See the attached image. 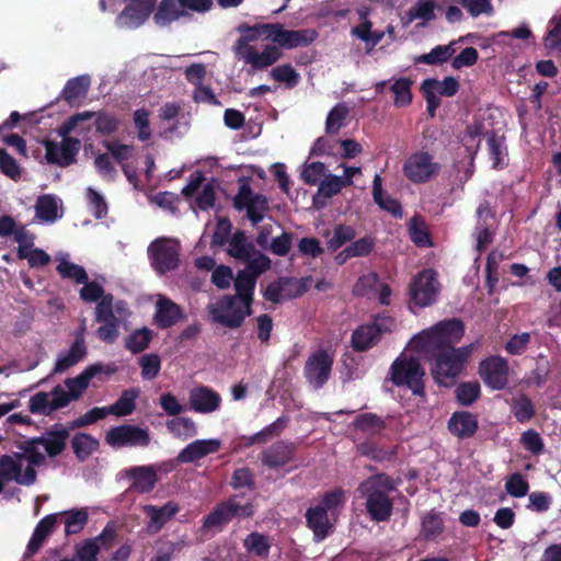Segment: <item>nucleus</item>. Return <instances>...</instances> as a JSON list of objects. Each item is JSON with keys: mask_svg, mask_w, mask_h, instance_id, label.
Here are the masks:
<instances>
[{"mask_svg": "<svg viewBox=\"0 0 561 561\" xmlns=\"http://www.w3.org/2000/svg\"><path fill=\"white\" fill-rule=\"evenodd\" d=\"M397 490V482L387 473L379 472L362 481L357 488L365 500L367 515L373 522H388L393 512L390 493Z\"/></svg>", "mask_w": 561, "mask_h": 561, "instance_id": "f257e3e1", "label": "nucleus"}, {"mask_svg": "<svg viewBox=\"0 0 561 561\" xmlns=\"http://www.w3.org/2000/svg\"><path fill=\"white\" fill-rule=\"evenodd\" d=\"M465 334V324L458 318L438 322L413 339L417 352L432 356L434 354L455 348Z\"/></svg>", "mask_w": 561, "mask_h": 561, "instance_id": "f03ea898", "label": "nucleus"}, {"mask_svg": "<svg viewBox=\"0 0 561 561\" xmlns=\"http://www.w3.org/2000/svg\"><path fill=\"white\" fill-rule=\"evenodd\" d=\"M92 116L93 114L89 111L71 115L58 129V134L62 137L60 144L53 140L44 141L46 151L45 158L48 163L66 168L76 161V156L80 150L81 142L78 138L69 137L68 135L79 123L90 121Z\"/></svg>", "mask_w": 561, "mask_h": 561, "instance_id": "7ed1b4c3", "label": "nucleus"}, {"mask_svg": "<svg viewBox=\"0 0 561 561\" xmlns=\"http://www.w3.org/2000/svg\"><path fill=\"white\" fill-rule=\"evenodd\" d=\"M473 350L474 344L471 343L432 355L431 357L435 358V367L432 370L435 381L442 386H451L465 369Z\"/></svg>", "mask_w": 561, "mask_h": 561, "instance_id": "20e7f679", "label": "nucleus"}, {"mask_svg": "<svg viewBox=\"0 0 561 561\" xmlns=\"http://www.w3.org/2000/svg\"><path fill=\"white\" fill-rule=\"evenodd\" d=\"M425 371L419 359L412 356L400 355L390 367V380L397 387L405 386L413 394L424 396L423 377Z\"/></svg>", "mask_w": 561, "mask_h": 561, "instance_id": "39448f33", "label": "nucleus"}, {"mask_svg": "<svg viewBox=\"0 0 561 561\" xmlns=\"http://www.w3.org/2000/svg\"><path fill=\"white\" fill-rule=\"evenodd\" d=\"M180 253L181 244L172 238H157L148 247L150 264L159 275H164L179 268L181 262Z\"/></svg>", "mask_w": 561, "mask_h": 561, "instance_id": "423d86ee", "label": "nucleus"}, {"mask_svg": "<svg viewBox=\"0 0 561 561\" xmlns=\"http://www.w3.org/2000/svg\"><path fill=\"white\" fill-rule=\"evenodd\" d=\"M250 178L239 179V191L233 198V206L237 210H245V217L253 227H256L268 211V201L262 194H255L250 186Z\"/></svg>", "mask_w": 561, "mask_h": 561, "instance_id": "0eeeda50", "label": "nucleus"}, {"mask_svg": "<svg viewBox=\"0 0 561 561\" xmlns=\"http://www.w3.org/2000/svg\"><path fill=\"white\" fill-rule=\"evenodd\" d=\"M251 314L252 306L237 296L225 295L216 306H213V321L229 329L240 328Z\"/></svg>", "mask_w": 561, "mask_h": 561, "instance_id": "6e6552de", "label": "nucleus"}, {"mask_svg": "<svg viewBox=\"0 0 561 561\" xmlns=\"http://www.w3.org/2000/svg\"><path fill=\"white\" fill-rule=\"evenodd\" d=\"M188 10L206 12L210 10V0H162L153 21L159 26H167L182 16H188Z\"/></svg>", "mask_w": 561, "mask_h": 561, "instance_id": "1a4fd4ad", "label": "nucleus"}, {"mask_svg": "<svg viewBox=\"0 0 561 561\" xmlns=\"http://www.w3.org/2000/svg\"><path fill=\"white\" fill-rule=\"evenodd\" d=\"M394 320L387 316H376L373 323L358 327L352 334V345L357 352H364L374 346L383 333L391 332Z\"/></svg>", "mask_w": 561, "mask_h": 561, "instance_id": "9d476101", "label": "nucleus"}, {"mask_svg": "<svg viewBox=\"0 0 561 561\" xmlns=\"http://www.w3.org/2000/svg\"><path fill=\"white\" fill-rule=\"evenodd\" d=\"M105 442L113 448L147 447L150 444V435L147 428L123 424L111 427L105 434Z\"/></svg>", "mask_w": 561, "mask_h": 561, "instance_id": "9b49d317", "label": "nucleus"}, {"mask_svg": "<svg viewBox=\"0 0 561 561\" xmlns=\"http://www.w3.org/2000/svg\"><path fill=\"white\" fill-rule=\"evenodd\" d=\"M73 399L60 385H57L51 391H39L31 397L28 410L32 414L50 416L53 412L67 407Z\"/></svg>", "mask_w": 561, "mask_h": 561, "instance_id": "f8f14e48", "label": "nucleus"}, {"mask_svg": "<svg viewBox=\"0 0 561 561\" xmlns=\"http://www.w3.org/2000/svg\"><path fill=\"white\" fill-rule=\"evenodd\" d=\"M308 282L309 278L278 277L267 285L263 297L273 304L298 298L308 290Z\"/></svg>", "mask_w": 561, "mask_h": 561, "instance_id": "ddd939ff", "label": "nucleus"}, {"mask_svg": "<svg viewBox=\"0 0 561 561\" xmlns=\"http://www.w3.org/2000/svg\"><path fill=\"white\" fill-rule=\"evenodd\" d=\"M439 282L436 272L424 270L414 278L410 286L411 300L419 307L431 306L437 298Z\"/></svg>", "mask_w": 561, "mask_h": 561, "instance_id": "4468645a", "label": "nucleus"}, {"mask_svg": "<svg viewBox=\"0 0 561 561\" xmlns=\"http://www.w3.org/2000/svg\"><path fill=\"white\" fill-rule=\"evenodd\" d=\"M478 373L492 390H503L508 385V363L501 356H490L481 360Z\"/></svg>", "mask_w": 561, "mask_h": 561, "instance_id": "2eb2a0df", "label": "nucleus"}, {"mask_svg": "<svg viewBox=\"0 0 561 561\" xmlns=\"http://www.w3.org/2000/svg\"><path fill=\"white\" fill-rule=\"evenodd\" d=\"M333 358L323 350L311 354L304 367L307 381L314 388L320 389L328 381L331 375Z\"/></svg>", "mask_w": 561, "mask_h": 561, "instance_id": "dca6fc26", "label": "nucleus"}, {"mask_svg": "<svg viewBox=\"0 0 561 561\" xmlns=\"http://www.w3.org/2000/svg\"><path fill=\"white\" fill-rule=\"evenodd\" d=\"M268 37L279 49H293L311 44L316 39L317 33L312 30H285L282 23H272V32L268 33Z\"/></svg>", "mask_w": 561, "mask_h": 561, "instance_id": "f3484780", "label": "nucleus"}, {"mask_svg": "<svg viewBox=\"0 0 561 561\" xmlns=\"http://www.w3.org/2000/svg\"><path fill=\"white\" fill-rule=\"evenodd\" d=\"M439 168L438 163L433 162L430 153L416 152L404 162L403 173L413 183H424L434 176Z\"/></svg>", "mask_w": 561, "mask_h": 561, "instance_id": "a211bd4d", "label": "nucleus"}, {"mask_svg": "<svg viewBox=\"0 0 561 561\" xmlns=\"http://www.w3.org/2000/svg\"><path fill=\"white\" fill-rule=\"evenodd\" d=\"M117 370L114 364L104 365L102 363H95L88 366L80 375L75 378H67L65 386L67 387L69 394L73 400H78L83 392L88 389L92 378L100 374L111 376Z\"/></svg>", "mask_w": 561, "mask_h": 561, "instance_id": "6ab92c4d", "label": "nucleus"}, {"mask_svg": "<svg viewBox=\"0 0 561 561\" xmlns=\"http://www.w3.org/2000/svg\"><path fill=\"white\" fill-rule=\"evenodd\" d=\"M236 56L250 65L249 73H251L274 65L282 58L283 53L276 45H266L262 51H259L255 47L245 48L243 51H238Z\"/></svg>", "mask_w": 561, "mask_h": 561, "instance_id": "aec40b11", "label": "nucleus"}, {"mask_svg": "<svg viewBox=\"0 0 561 561\" xmlns=\"http://www.w3.org/2000/svg\"><path fill=\"white\" fill-rule=\"evenodd\" d=\"M253 515V505L250 502L241 503L238 495L220 503L213 511V528L221 527L234 517H250Z\"/></svg>", "mask_w": 561, "mask_h": 561, "instance_id": "412c9836", "label": "nucleus"}, {"mask_svg": "<svg viewBox=\"0 0 561 561\" xmlns=\"http://www.w3.org/2000/svg\"><path fill=\"white\" fill-rule=\"evenodd\" d=\"M295 453L294 443L278 440L261 453V461L270 469H277L291 462Z\"/></svg>", "mask_w": 561, "mask_h": 561, "instance_id": "4be33fe9", "label": "nucleus"}, {"mask_svg": "<svg viewBox=\"0 0 561 561\" xmlns=\"http://www.w3.org/2000/svg\"><path fill=\"white\" fill-rule=\"evenodd\" d=\"M69 435V430L57 423L42 436L35 437V443H39L47 456L54 458L66 449Z\"/></svg>", "mask_w": 561, "mask_h": 561, "instance_id": "5701e85b", "label": "nucleus"}, {"mask_svg": "<svg viewBox=\"0 0 561 561\" xmlns=\"http://www.w3.org/2000/svg\"><path fill=\"white\" fill-rule=\"evenodd\" d=\"M448 431L459 439L471 438L478 431L479 422L469 411L454 412L447 423Z\"/></svg>", "mask_w": 561, "mask_h": 561, "instance_id": "b1692460", "label": "nucleus"}, {"mask_svg": "<svg viewBox=\"0 0 561 561\" xmlns=\"http://www.w3.org/2000/svg\"><path fill=\"white\" fill-rule=\"evenodd\" d=\"M184 318L179 305L167 297H161L156 304L154 323L160 329H169Z\"/></svg>", "mask_w": 561, "mask_h": 561, "instance_id": "393cba45", "label": "nucleus"}, {"mask_svg": "<svg viewBox=\"0 0 561 561\" xmlns=\"http://www.w3.org/2000/svg\"><path fill=\"white\" fill-rule=\"evenodd\" d=\"M57 523L58 514L46 515L38 522L27 543L25 558L32 557L41 550L46 539L53 534Z\"/></svg>", "mask_w": 561, "mask_h": 561, "instance_id": "a878e982", "label": "nucleus"}, {"mask_svg": "<svg viewBox=\"0 0 561 561\" xmlns=\"http://www.w3.org/2000/svg\"><path fill=\"white\" fill-rule=\"evenodd\" d=\"M88 354L85 341L82 334H78L71 344L69 351L60 354L55 363L54 374H60L68 370L81 362Z\"/></svg>", "mask_w": 561, "mask_h": 561, "instance_id": "bb28decb", "label": "nucleus"}, {"mask_svg": "<svg viewBox=\"0 0 561 561\" xmlns=\"http://www.w3.org/2000/svg\"><path fill=\"white\" fill-rule=\"evenodd\" d=\"M91 84L89 75H81L69 79L62 91L61 98L70 105L78 106L88 95Z\"/></svg>", "mask_w": 561, "mask_h": 561, "instance_id": "cd10ccee", "label": "nucleus"}, {"mask_svg": "<svg viewBox=\"0 0 561 561\" xmlns=\"http://www.w3.org/2000/svg\"><path fill=\"white\" fill-rule=\"evenodd\" d=\"M144 512L150 518L148 530L158 533L179 512V506L170 501L162 506L146 505Z\"/></svg>", "mask_w": 561, "mask_h": 561, "instance_id": "c85d7f7f", "label": "nucleus"}, {"mask_svg": "<svg viewBox=\"0 0 561 561\" xmlns=\"http://www.w3.org/2000/svg\"><path fill=\"white\" fill-rule=\"evenodd\" d=\"M126 476L133 480L131 489L138 493H148L153 490L158 477L151 466H137L128 469Z\"/></svg>", "mask_w": 561, "mask_h": 561, "instance_id": "c756f323", "label": "nucleus"}, {"mask_svg": "<svg viewBox=\"0 0 561 561\" xmlns=\"http://www.w3.org/2000/svg\"><path fill=\"white\" fill-rule=\"evenodd\" d=\"M238 31L242 33V35L238 38L234 45V53L243 51L245 48H254V46L250 45V42L256 41L261 36H265L266 39H270L268 33L272 32V23L266 24H255L248 25L241 24L238 26Z\"/></svg>", "mask_w": 561, "mask_h": 561, "instance_id": "7c9ffc66", "label": "nucleus"}, {"mask_svg": "<svg viewBox=\"0 0 561 561\" xmlns=\"http://www.w3.org/2000/svg\"><path fill=\"white\" fill-rule=\"evenodd\" d=\"M350 426L371 438L387 427V420L376 413L366 412L358 414Z\"/></svg>", "mask_w": 561, "mask_h": 561, "instance_id": "2f4dec72", "label": "nucleus"}, {"mask_svg": "<svg viewBox=\"0 0 561 561\" xmlns=\"http://www.w3.org/2000/svg\"><path fill=\"white\" fill-rule=\"evenodd\" d=\"M307 525L313 531L317 541L323 540L331 527L325 507H310L306 512Z\"/></svg>", "mask_w": 561, "mask_h": 561, "instance_id": "473e14b6", "label": "nucleus"}, {"mask_svg": "<svg viewBox=\"0 0 561 561\" xmlns=\"http://www.w3.org/2000/svg\"><path fill=\"white\" fill-rule=\"evenodd\" d=\"M226 245L228 255L238 261L248 259L249 254L255 249L254 243L249 240L245 231L239 229L232 233Z\"/></svg>", "mask_w": 561, "mask_h": 561, "instance_id": "72a5a7b5", "label": "nucleus"}, {"mask_svg": "<svg viewBox=\"0 0 561 561\" xmlns=\"http://www.w3.org/2000/svg\"><path fill=\"white\" fill-rule=\"evenodd\" d=\"M380 175L376 174L373 181V196L375 203L383 210L390 213L393 217H401L402 208L400 203L390 196H383Z\"/></svg>", "mask_w": 561, "mask_h": 561, "instance_id": "f704fd0d", "label": "nucleus"}, {"mask_svg": "<svg viewBox=\"0 0 561 561\" xmlns=\"http://www.w3.org/2000/svg\"><path fill=\"white\" fill-rule=\"evenodd\" d=\"M139 394L138 390H124L121 397L111 405L106 407V412L115 416L130 415L136 409V399Z\"/></svg>", "mask_w": 561, "mask_h": 561, "instance_id": "c9c22d12", "label": "nucleus"}, {"mask_svg": "<svg viewBox=\"0 0 561 561\" xmlns=\"http://www.w3.org/2000/svg\"><path fill=\"white\" fill-rule=\"evenodd\" d=\"M208 454H210V439L194 440L180 451L176 459L181 463H191Z\"/></svg>", "mask_w": 561, "mask_h": 561, "instance_id": "e433bc0d", "label": "nucleus"}, {"mask_svg": "<svg viewBox=\"0 0 561 561\" xmlns=\"http://www.w3.org/2000/svg\"><path fill=\"white\" fill-rule=\"evenodd\" d=\"M241 262L245 263V267L242 271L256 279L268 271L272 265L271 259L260 250H256V248L249 254L248 259H242Z\"/></svg>", "mask_w": 561, "mask_h": 561, "instance_id": "4c0bfd02", "label": "nucleus"}, {"mask_svg": "<svg viewBox=\"0 0 561 561\" xmlns=\"http://www.w3.org/2000/svg\"><path fill=\"white\" fill-rule=\"evenodd\" d=\"M445 529L442 514L432 510L422 517L421 535L425 540H433Z\"/></svg>", "mask_w": 561, "mask_h": 561, "instance_id": "58836bf2", "label": "nucleus"}, {"mask_svg": "<svg viewBox=\"0 0 561 561\" xmlns=\"http://www.w3.org/2000/svg\"><path fill=\"white\" fill-rule=\"evenodd\" d=\"M256 280V278L247 274L242 270L239 271L237 276L233 278V285L236 289L234 296L243 300L247 305L252 306Z\"/></svg>", "mask_w": 561, "mask_h": 561, "instance_id": "ea45409f", "label": "nucleus"}, {"mask_svg": "<svg viewBox=\"0 0 561 561\" xmlns=\"http://www.w3.org/2000/svg\"><path fill=\"white\" fill-rule=\"evenodd\" d=\"M65 517L66 536L79 534L88 523L89 514L84 508L71 510L58 513V517Z\"/></svg>", "mask_w": 561, "mask_h": 561, "instance_id": "a19ab883", "label": "nucleus"}, {"mask_svg": "<svg viewBox=\"0 0 561 561\" xmlns=\"http://www.w3.org/2000/svg\"><path fill=\"white\" fill-rule=\"evenodd\" d=\"M71 446L76 457L80 461H84L98 448L99 443L89 434L78 433L72 437Z\"/></svg>", "mask_w": 561, "mask_h": 561, "instance_id": "79ce46f5", "label": "nucleus"}, {"mask_svg": "<svg viewBox=\"0 0 561 561\" xmlns=\"http://www.w3.org/2000/svg\"><path fill=\"white\" fill-rule=\"evenodd\" d=\"M36 217L46 222H54L58 218V205L55 196L46 194L37 198L35 205Z\"/></svg>", "mask_w": 561, "mask_h": 561, "instance_id": "37998d69", "label": "nucleus"}, {"mask_svg": "<svg viewBox=\"0 0 561 561\" xmlns=\"http://www.w3.org/2000/svg\"><path fill=\"white\" fill-rule=\"evenodd\" d=\"M153 337L152 330L141 328L133 331L125 340V348L133 354L144 352L150 344Z\"/></svg>", "mask_w": 561, "mask_h": 561, "instance_id": "c03bdc74", "label": "nucleus"}, {"mask_svg": "<svg viewBox=\"0 0 561 561\" xmlns=\"http://www.w3.org/2000/svg\"><path fill=\"white\" fill-rule=\"evenodd\" d=\"M439 81L434 78L425 79L421 84V91L425 98L427 104V114L433 118L436 114V110L440 106V99L438 93Z\"/></svg>", "mask_w": 561, "mask_h": 561, "instance_id": "a18cd8bd", "label": "nucleus"}, {"mask_svg": "<svg viewBox=\"0 0 561 561\" xmlns=\"http://www.w3.org/2000/svg\"><path fill=\"white\" fill-rule=\"evenodd\" d=\"M90 112L93 114L92 118L95 117L94 125L99 134L110 136L119 128L121 121L115 114L104 111Z\"/></svg>", "mask_w": 561, "mask_h": 561, "instance_id": "49530a36", "label": "nucleus"}, {"mask_svg": "<svg viewBox=\"0 0 561 561\" xmlns=\"http://www.w3.org/2000/svg\"><path fill=\"white\" fill-rule=\"evenodd\" d=\"M481 388L478 381H466L459 383L455 389V396L460 405L470 407L480 397Z\"/></svg>", "mask_w": 561, "mask_h": 561, "instance_id": "de8ad7c7", "label": "nucleus"}, {"mask_svg": "<svg viewBox=\"0 0 561 561\" xmlns=\"http://www.w3.org/2000/svg\"><path fill=\"white\" fill-rule=\"evenodd\" d=\"M168 431L180 439H187L196 435L194 422L188 417L175 416L167 422Z\"/></svg>", "mask_w": 561, "mask_h": 561, "instance_id": "09e8293b", "label": "nucleus"}, {"mask_svg": "<svg viewBox=\"0 0 561 561\" xmlns=\"http://www.w3.org/2000/svg\"><path fill=\"white\" fill-rule=\"evenodd\" d=\"M56 271L62 278L71 279L76 284H81L89 279L85 270L81 265L69 262L65 259L60 260Z\"/></svg>", "mask_w": 561, "mask_h": 561, "instance_id": "8fccbe9b", "label": "nucleus"}, {"mask_svg": "<svg viewBox=\"0 0 561 561\" xmlns=\"http://www.w3.org/2000/svg\"><path fill=\"white\" fill-rule=\"evenodd\" d=\"M435 3L433 0H419L415 5H413L408 12L407 16L409 22L415 19H422L423 22L420 23V26H425L426 22L435 19Z\"/></svg>", "mask_w": 561, "mask_h": 561, "instance_id": "3c124183", "label": "nucleus"}, {"mask_svg": "<svg viewBox=\"0 0 561 561\" xmlns=\"http://www.w3.org/2000/svg\"><path fill=\"white\" fill-rule=\"evenodd\" d=\"M350 110L345 103L336 104L328 114L325 122V131L328 134H337L344 126Z\"/></svg>", "mask_w": 561, "mask_h": 561, "instance_id": "603ef678", "label": "nucleus"}, {"mask_svg": "<svg viewBox=\"0 0 561 561\" xmlns=\"http://www.w3.org/2000/svg\"><path fill=\"white\" fill-rule=\"evenodd\" d=\"M504 259L503 253L499 251H491L486 257L485 272H486V287L489 295L494 293L495 285L499 282V264Z\"/></svg>", "mask_w": 561, "mask_h": 561, "instance_id": "864d4df0", "label": "nucleus"}, {"mask_svg": "<svg viewBox=\"0 0 561 561\" xmlns=\"http://www.w3.org/2000/svg\"><path fill=\"white\" fill-rule=\"evenodd\" d=\"M353 180H343V176L328 174L320 182L319 188L320 193L324 194V198H330L336 194H339L343 187L352 185Z\"/></svg>", "mask_w": 561, "mask_h": 561, "instance_id": "5fc2aeb1", "label": "nucleus"}, {"mask_svg": "<svg viewBox=\"0 0 561 561\" xmlns=\"http://www.w3.org/2000/svg\"><path fill=\"white\" fill-rule=\"evenodd\" d=\"M412 81L409 78H399L396 80L390 90L394 94V105L396 106H405L412 101V92H411Z\"/></svg>", "mask_w": 561, "mask_h": 561, "instance_id": "6e6d98bb", "label": "nucleus"}, {"mask_svg": "<svg viewBox=\"0 0 561 561\" xmlns=\"http://www.w3.org/2000/svg\"><path fill=\"white\" fill-rule=\"evenodd\" d=\"M38 445L39 443H35V437L23 442L20 446L23 453L16 454V458L19 460L26 459L30 465L41 467L45 462L46 458L44 454L37 449Z\"/></svg>", "mask_w": 561, "mask_h": 561, "instance_id": "4d7b16f0", "label": "nucleus"}, {"mask_svg": "<svg viewBox=\"0 0 561 561\" xmlns=\"http://www.w3.org/2000/svg\"><path fill=\"white\" fill-rule=\"evenodd\" d=\"M190 404L191 409L196 412H210V389L207 387L193 389L190 392Z\"/></svg>", "mask_w": 561, "mask_h": 561, "instance_id": "13d9d810", "label": "nucleus"}, {"mask_svg": "<svg viewBox=\"0 0 561 561\" xmlns=\"http://www.w3.org/2000/svg\"><path fill=\"white\" fill-rule=\"evenodd\" d=\"M22 466L20 460H15L10 455H3L0 458V481L10 482L15 481L16 477L20 476Z\"/></svg>", "mask_w": 561, "mask_h": 561, "instance_id": "bf43d9fd", "label": "nucleus"}, {"mask_svg": "<svg viewBox=\"0 0 561 561\" xmlns=\"http://www.w3.org/2000/svg\"><path fill=\"white\" fill-rule=\"evenodd\" d=\"M354 238L355 230L351 226L337 225L333 237L327 242V249L334 252Z\"/></svg>", "mask_w": 561, "mask_h": 561, "instance_id": "052dcab7", "label": "nucleus"}, {"mask_svg": "<svg viewBox=\"0 0 561 561\" xmlns=\"http://www.w3.org/2000/svg\"><path fill=\"white\" fill-rule=\"evenodd\" d=\"M133 116L138 139L140 141H148L152 136L149 122L150 112L146 108H138L134 112Z\"/></svg>", "mask_w": 561, "mask_h": 561, "instance_id": "680f3d73", "label": "nucleus"}, {"mask_svg": "<svg viewBox=\"0 0 561 561\" xmlns=\"http://www.w3.org/2000/svg\"><path fill=\"white\" fill-rule=\"evenodd\" d=\"M271 77L277 82L285 83L289 89L294 88L299 81L298 72L289 64L273 68Z\"/></svg>", "mask_w": 561, "mask_h": 561, "instance_id": "e2e57ef3", "label": "nucleus"}, {"mask_svg": "<svg viewBox=\"0 0 561 561\" xmlns=\"http://www.w3.org/2000/svg\"><path fill=\"white\" fill-rule=\"evenodd\" d=\"M141 377L147 380L154 379L161 369V359L157 354H145L139 358Z\"/></svg>", "mask_w": 561, "mask_h": 561, "instance_id": "0e129e2a", "label": "nucleus"}, {"mask_svg": "<svg viewBox=\"0 0 561 561\" xmlns=\"http://www.w3.org/2000/svg\"><path fill=\"white\" fill-rule=\"evenodd\" d=\"M293 239L291 232L283 231L280 236L271 240L265 250L278 256H286L291 249Z\"/></svg>", "mask_w": 561, "mask_h": 561, "instance_id": "69168bd1", "label": "nucleus"}, {"mask_svg": "<svg viewBox=\"0 0 561 561\" xmlns=\"http://www.w3.org/2000/svg\"><path fill=\"white\" fill-rule=\"evenodd\" d=\"M410 237L417 247L432 245L430 233L419 217H413L410 221Z\"/></svg>", "mask_w": 561, "mask_h": 561, "instance_id": "338daca9", "label": "nucleus"}, {"mask_svg": "<svg viewBox=\"0 0 561 561\" xmlns=\"http://www.w3.org/2000/svg\"><path fill=\"white\" fill-rule=\"evenodd\" d=\"M244 547L259 557H266L270 550L267 538L259 533H251L244 539Z\"/></svg>", "mask_w": 561, "mask_h": 561, "instance_id": "774afa93", "label": "nucleus"}]
</instances>
